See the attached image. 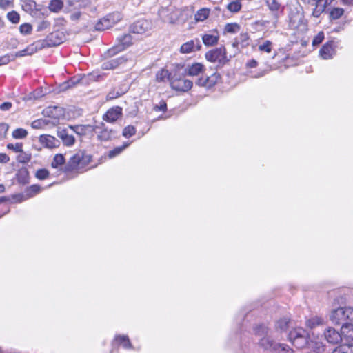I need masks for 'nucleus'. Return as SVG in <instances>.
I'll return each mask as SVG.
<instances>
[{"label": "nucleus", "mask_w": 353, "mask_h": 353, "mask_svg": "<svg viewBox=\"0 0 353 353\" xmlns=\"http://www.w3.org/2000/svg\"><path fill=\"white\" fill-rule=\"evenodd\" d=\"M91 159V155L79 150L70 158L66 165V170H82L90 163Z\"/></svg>", "instance_id": "nucleus-1"}, {"label": "nucleus", "mask_w": 353, "mask_h": 353, "mask_svg": "<svg viewBox=\"0 0 353 353\" xmlns=\"http://www.w3.org/2000/svg\"><path fill=\"white\" fill-rule=\"evenodd\" d=\"M330 320L335 325H344L347 320L353 321V307H339L333 309L330 314Z\"/></svg>", "instance_id": "nucleus-2"}, {"label": "nucleus", "mask_w": 353, "mask_h": 353, "mask_svg": "<svg viewBox=\"0 0 353 353\" xmlns=\"http://www.w3.org/2000/svg\"><path fill=\"white\" fill-rule=\"evenodd\" d=\"M289 341L297 348H304L308 343L309 334L303 327H296L290 330Z\"/></svg>", "instance_id": "nucleus-3"}, {"label": "nucleus", "mask_w": 353, "mask_h": 353, "mask_svg": "<svg viewBox=\"0 0 353 353\" xmlns=\"http://www.w3.org/2000/svg\"><path fill=\"white\" fill-rule=\"evenodd\" d=\"M171 88L179 92H188L192 87V81L181 77L179 74L175 72L170 78Z\"/></svg>", "instance_id": "nucleus-4"}, {"label": "nucleus", "mask_w": 353, "mask_h": 353, "mask_svg": "<svg viewBox=\"0 0 353 353\" xmlns=\"http://www.w3.org/2000/svg\"><path fill=\"white\" fill-rule=\"evenodd\" d=\"M205 58L210 62H217L220 65H223L228 61L225 49L222 47L207 52Z\"/></svg>", "instance_id": "nucleus-5"}, {"label": "nucleus", "mask_w": 353, "mask_h": 353, "mask_svg": "<svg viewBox=\"0 0 353 353\" xmlns=\"http://www.w3.org/2000/svg\"><path fill=\"white\" fill-rule=\"evenodd\" d=\"M132 38L129 34L123 35L118 38V44L108 50V56H114L117 53L123 51L126 48L132 45Z\"/></svg>", "instance_id": "nucleus-6"}, {"label": "nucleus", "mask_w": 353, "mask_h": 353, "mask_svg": "<svg viewBox=\"0 0 353 353\" xmlns=\"http://www.w3.org/2000/svg\"><path fill=\"white\" fill-rule=\"evenodd\" d=\"M93 132L97 134L98 139L102 141H107L112 139L115 132L107 128L103 122L94 125Z\"/></svg>", "instance_id": "nucleus-7"}, {"label": "nucleus", "mask_w": 353, "mask_h": 353, "mask_svg": "<svg viewBox=\"0 0 353 353\" xmlns=\"http://www.w3.org/2000/svg\"><path fill=\"white\" fill-rule=\"evenodd\" d=\"M64 35L63 32H55L51 33L46 39L39 41L41 43L40 47H52L61 44L63 41Z\"/></svg>", "instance_id": "nucleus-8"}, {"label": "nucleus", "mask_w": 353, "mask_h": 353, "mask_svg": "<svg viewBox=\"0 0 353 353\" xmlns=\"http://www.w3.org/2000/svg\"><path fill=\"white\" fill-rule=\"evenodd\" d=\"M161 19L170 23H174L179 19V11L174 8H162L159 11Z\"/></svg>", "instance_id": "nucleus-9"}, {"label": "nucleus", "mask_w": 353, "mask_h": 353, "mask_svg": "<svg viewBox=\"0 0 353 353\" xmlns=\"http://www.w3.org/2000/svg\"><path fill=\"white\" fill-rule=\"evenodd\" d=\"M123 111L122 108L119 106H115L110 108L103 115V120L109 122L114 123L122 117Z\"/></svg>", "instance_id": "nucleus-10"}, {"label": "nucleus", "mask_w": 353, "mask_h": 353, "mask_svg": "<svg viewBox=\"0 0 353 353\" xmlns=\"http://www.w3.org/2000/svg\"><path fill=\"white\" fill-rule=\"evenodd\" d=\"M201 44L199 39H194L183 43L180 48V52L183 54H188L196 50H199Z\"/></svg>", "instance_id": "nucleus-11"}, {"label": "nucleus", "mask_w": 353, "mask_h": 353, "mask_svg": "<svg viewBox=\"0 0 353 353\" xmlns=\"http://www.w3.org/2000/svg\"><path fill=\"white\" fill-rule=\"evenodd\" d=\"M324 337L329 343L336 344L341 341V332L329 327L324 331Z\"/></svg>", "instance_id": "nucleus-12"}, {"label": "nucleus", "mask_w": 353, "mask_h": 353, "mask_svg": "<svg viewBox=\"0 0 353 353\" xmlns=\"http://www.w3.org/2000/svg\"><path fill=\"white\" fill-rule=\"evenodd\" d=\"M335 54V45L333 41L325 43L319 51V54L323 59H331Z\"/></svg>", "instance_id": "nucleus-13"}, {"label": "nucleus", "mask_w": 353, "mask_h": 353, "mask_svg": "<svg viewBox=\"0 0 353 353\" xmlns=\"http://www.w3.org/2000/svg\"><path fill=\"white\" fill-rule=\"evenodd\" d=\"M39 141L45 148L50 149L57 148L60 144L58 139L48 134L41 135L39 137Z\"/></svg>", "instance_id": "nucleus-14"}, {"label": "nucleus", "mask_w": 353, "mask_h": 353, "mask_svg": "<svg viewBox=\"0 0 353 353\" xmlns=\"http://www.w3.org/2000/svg\"><path fill=\"white\" fill-rule=\"evenodd\" d=\"M40 45H41V43H40L39 41H38L36 43L28 46L26 48H25V49H23L22 50H20L19 52H15L14 54V57H15V59L17 57H24V56H28V55L33 54L39 49L43 48L42 47H40Z\"/></svg>", "instance_id": "nucleus-15"}, {"label": "nucleus", "mask_w": 353, "mask_h": 353, "mask_svg": "<svg viewBox=\"0 0 353 353\" xmlns=\"http://www.w3.org/2000/svg\"><path fill=\"white\" fill-rule=\"evenodd\" d=\"M260 330H261V332L263 333H265L266 334L265 336L263 337L260 340V341H259L260 345L265 350L272 349L274 350V346H275L276 345H278L279 343H274L273 341L270 339V337L267 336L268 330L265 327L260 326L259 327V330L257 331V333L259 334Z\"/></svg>", "instance_id": "nucleus-16"}, {"label": "nucleus", "mask_w": 353, "mask_h": 353, "mask_svg": "<svg viewBox=\"0 0 353 353\" xmlns=\"http://www.w3.org/2000/svg\"><path fill=\"white\" fill-rule=\"evenodd\" d=\"M150 28V24L148 21L139 20L131 26V31L135 34H143Z\"/></svg>", "instance_id": "nucleus-17"}, {"label": "nucleus", "mask_w": 353, "mask_h": 353, "mask_svg": "<svg viewBox=\"0 0 353 353\" xmlns=\"http://www.w3.org/2000/svg\"><path fill=\"white\" fill-rule=\"evenodd\" d=\"M219 39V34L217 32L214 31L206 33L202 36L203 43L207 46H212L216 45Z\"/></svg>", "instance_id": "nucleus-18"}, {"label": "nucleus", "mask_w": 353, "mask_h": 353, "mask_svg": "<svg viewBox=\"0 0 353 353\" xmlns=\"http://www.w3.org/2000/svg\"><path fill=\"white\" fill-rule=\"evenodd\" d=\"M57 136L62 140L63 143L66 146L74 145L75 139L73 135L69 134L66 129H62L57 132Z\"/></svg>", "instance_id": "nucleus-19"}, {"label": "nucleus", "mask_w": 353, "mask_h": 353, "mask_svg": "<svg viewBox=\"0 0 353 353\" xmlns=\"http://www.w3.org/2000/svg\"><path fill=\"white\" fill-rule=\"evenodd\" d=\"M250 37L247 32H241L239 37L234 39L232 46L234 48L247 47L249 45Z\"/></svg>", "instance_id": "nucleus-20"}, {"label": "nucleus", "mask_w": 353, "mask_h": 353, "mask_svg": "<svg viewBox=\"0 0 353 353\" xmlns=\"http://www.w3.org/2000/svg\"><path fill=\"white\" fill-rule=\"evenodd\" d=\"M113 346L121 345L125 349L132 348V344L130 341V339L126 335H118L114 337V341H112Z\"/></svg>", "instance_id": "nucleus-21"}, {"label": "nucleus", "mask_w": 353, "mask_h": 353, "mask_svg": "<svg viewBox=\"0 0 353 353\" xmlns=\"http://www.w3.org/2000/svg\"><path fill=\"white\" fill-rule=\"evenodd\" d=\"M204 65L200 63H195L189 65L185 70L187 74L190 76H197L204 71Z\"/></svg>", "instance_id": "nucleus-22"}, {"label": "nucleus", "mask_w": 353, "mask_h": 353, "mask_svg": "<svg viewBox=\"0 0 353 353\" xmlns=\"http://www.w3.org/2000/svg\"><path fill=\"white\" fill-rule=\"evenodd\" d=\"M341 339L343 337L347 341H353V324L345 323L341 327Z\"/></svg>", "instance_id": "nucleus-23"}, {"label": "nucleus", "mask_w": 353, "mask_h": 353, "mask_svg": "<svg viewBox=\"0 0 353 353\" xmlns=\"http://www.w3.org/2000/svg\"><path fill=\"white\" fill-rule=\"evenodd\" d=\"M305 347L316 353H321L325 350L324 345L321 341L312 339H308V343Z\"/></svg>", "instance_id": "nucleus-24"}, {"label": "nucleus", "mask_w": 353, "mask_h": 353, "mask_svg": "<svg viewBox=\"0 0 353 353\" xmlns=\"http://www.w3.org/2000/svg\"><path fill=\"white\" fill-rule=\"evenodd\" d=\"M70 128L76 134L79 135H85L88 132L93 131L94 125H79L74 126H70Z\"/></svg>", "instance_id": "nucleus-25"}, {"label": "nucleus", "mask_w": 353, "mask_h": 353, "mask_svg": "<svg viewBox=\"0 0 353 353\" xmlns=\"http://www.w3.org/2000/svg\"><path fill=\"white\" fill-rule=\"evenodd\" d=\"M125 61L122 57L111 59L102 64V68L104 70H112L116 68L119 65Z\"/></svg>", "instance_id": "nucleus-26"}, {"label": "nucleus", "mask_w": 353, "mask_h": 353, "mask_svg": "<svg viewBox=\"0 0 353 353\" xmlns=\"http://www.w3.org/2000/svg\"><path fill=\"white\" fill-rule=\"evenodd\" d=\"M324 323V320L322 317L319 316H312L305 321V325L309 328H314L319 325H323Z\"/></svg>", "instance_id": "nucleus-27"}, {"label": "nucleus", "mask_w": 353, "mask_h": 353, "mask_svg": "<svg viewBox=\"0 0 353 353\" xmlns=\"http://www.w3.org/2000/svg\"><path fill=\"white\" fill-rule=\"evenodd\" d=\"M345 10L342 8L334 7L330 8L329 17L331 20H336L344 15Z\"/></svg>", "instance_id": "nucleus-28"}, {"label": "nucleus", "mask_w": 353, "mask_h": 353, "mask_svg": "<svg viewBox=\"0 0 353 353\" xmlns=\"http://www.w3.org/2000/svg\"><path fill=\"white\" fill-rule=\"evenodd\" d=\"M62 108L57 106L49 108L46 110V113H50L52 114V117L54 119V121H53L54 124L59 122V117L62 114Z\"/></svg>", "instance_id": "nucleus-29"}, {"label": "nucleus", "mask_w": 353, "mask_h": 353, "mask_svg": "<svg viewBox=\"0 0 353 353\" xmlns=\"http://www.w3.org/2000/svg\"><path fill=\"white\" fill-rule=\"evenodd\" d=\"M63 7L62 0H51L48 5V9L52 12H59Z\"/></svg>", "instance_id": "nucleus-30"}, {"label": "nucleus", "mask_w": 353, "mask_h": 353, "mask_svg": "<svg viewBox=\"0 0 353 353\" xmlns=\"http://www.w3.org/2000/svg\"><path fill=\"white\" fill-rule=\"evenodd\" d=\"M210 12V10L209 8H201L194 14V19L196 21H203L208 17Z\"/></svg>", "instance_id": "nucleus-31"}, {"label": "nucleus", "mask_w": 353, "mask_h": 353, "mask_svg": "<svg viewBox=\"0 0 353 353\" xmlns=\"http://www.w3.org/2000/svg\"><path fill=\"white\" fill-rule=\"evenodd\" d=\"M240 28V26L236 23H227L224 27V33L235 34Z\"/></svg>", "instance_id": "nucleus-32"}, {"label": "nucleus", "mask_w": 353, "mask_h": 353, "mask_svg": "<svg viewBox=\"0 0 353 353\" xmlns=\"http://www.w3.org/2000/svg\"><path fill=\"white\" fill-rule=\"evenodd\" d=\"M65 163L64 157L61 154H56L51 163V166L54 168H58Z\"/></svg>", "instance_id": "nucleus-33"}, {"label": "nucleus", "mask_w": 353, "mask_h": 353, "mask_svg": "<svg viewBox=\"0 0 353 353\" xmlns=\"http://www.w3.org/2000/svg\"><path fill=\"white\" fill-rule=\"evenodd\" d=\"M332 353H353V345H342L335 348Z\"/></svg>", "instance_id": "nucleus-34"}, {"label": "nucleus", "mask_w": 353, "mask_h": 353, "mask_svg": "<svg viewBox=\"0 0 353 353\" xmlns=\"http://www.w3.org/2000/svg\"><path fill=\"white\" fill-rule=\"evenodd\" d=\"M173 74L169 73L167 70H161L159 71L156 74V78L158 81H164L165 79H168L170 81V78Z\"/></svg>", "instance_id": "nucleus-35"}, {"label": "nucleus", "mask_w": 353, "mask_h": 353, "mask_svg": "<svg viewBox=\"0 0 353 353\" xmlns=\"http://www.w3.org/2000/svg\"><path fill=\"white\" fill-rule=\"evenodd\" d=\"M30 159L31 154L28 152H24L23 150L22 152H20L17 157V161L22 163H26L29 162Z\"/></svg>", "instance_id": "nucleus-36"}, {"label": "nucleus", "mask_w": 353, "mask_h": 353, "mask_svg": "<svg viewBox=\"0 0 353 353\" xmlns=\"http://www.w3.org/2000/svg\"><path fill=\"white\" fill-rule=\"evenodd\" d=\"M220 79V75L218 73H214L210 77H207V82L208 84L206 85L207 88H210L213 87L215 84L217 83Z\"/></svg>", "instance_id": "nucleus-37"}, {"label": "nucleus", "mask_w": 353, "mask_h": 353, "mask_svg": "<svg viewBox=\"0 0 353 353\" xmlns=\"http://www.w3.org/2000/svg\"><path fill=\"white\" fill-rule=\"evenodd\" d=\"M12 135L13 138L17 139H24L27 137L28 132L23 128H17L12 132Z\"/></svg>", "instance_id": "nucleus-38"}, {"label": "nucleus", "mask_w": 353, "mask_h": 353, "mask_svg": "<svg viewBox=\"0 0 353 353\" xmlns=\"http://www.w3.org/2000/svg\"><path fill=\"white\" fill-rule=\"evenodd\" d=\"M276 353H292L293 350L285 344H278L274 346Z\"/></svg>", "instance_id": "nucleus-39"}, {"label": "nucleus", "mask_w": 353, "mask_h": 353, "mask_svg": "<svg viewBox=\"0 0 353 353\" xmlns=\"http://www.w3.org/2000/svg\"><path fill=\"white\" fill-rule=\"evenodd\" d=\"M272 49V43L266 40L263 43L259 45V50L261 52H265L267 53L271 52Z\"/></svg>", "instance_id": "nucleus-40"}, {"label": "nucleus", "mask_w": 353, "mask_h": 353, "mask_svg": "<svg viewBox=\"0 0 353 353\" xmlns=\"http://www.w3.org/2000/svg\"><path fill=\"white\" fill-rule=\"evenodd\" d=\"M241 6H242L240 1L235 0L228 3L227 6V8L231 12H237L241 10Z\"/></svg>", "instance_id": "nucleus-41"}, {"label": "nucleus", "mask_w": 353, "mask_h": 353, "mask_svg": "<svg viewBox=\"0 0 353 353\" xmlns=\"http://www.w3.org/2000/svg\"><path fill=\"white\" fill-rule=\"evenodd\" d=\"M290 321L288 319L283 318L281 319L276 322V328L279 330L280 331H285L288 327V324Z\"/></svg>", "instance_id": "nucleus-42"}, {"label": "nucleus", "mask_w": 353, "mask_h": 353, "mask_svg": "<svg viewBox=\"0 0 353 353\" xmlns=\"http://www.w3.org/2000/svg\"><path fill=\"white\" fill-rule=\"evenodd\" d=\"M129 143H124L122 146L117 147L112 150H110L108 153L110 158H113L119 154L124 149L128 147Z\"/></svg>", "instance_id": "nucleus-43"}, {"label": "nucleus", "mask_w": 353, "mask_h": 353, "mask_svg": "<svg viewBox=\"0 0 353 353\" xmlns=\"http://www.w3.org/2000/svg\"><path fill=\"white\" fill-rule=\"evenodd\" d=\"M136 133V128L133 125H128L123 130V136L128 138Z\"/></svg>", "instance_id": "nucleus-44"}, {"label": "nucleus", "mask_w": 353, "mask_h": 353, "mask_svg": "<svg viewBox=\"0 0 353 353\" xmlns=\"http://www.w3.org/2000/svg\"><path fill=\"white\" fill-rule=\"evenodd\" d=\"M7 148L8 150H11L16 153H19L22 152L23 150V144L21 143H8L7 145Z\"/></svg>", "instance_id": "nucleus-45"}, {"label": "nucleus", "mask_w": 353, "mask_h": 353, "mask_svg": "<svg viewBox=\"0 0 353 353\" xmlns=\"http://www.w3.org/2000/svg\"><path fill=\"white\" fill-rule=\"evenodd\" d=\"M7 17L9 21H10L13 23H17L19 21L20 16L19 14L15 12L12 11L8 13Z\"/></svg>", "instance_id": "nucleus-46"}, {"label": "nucleus", "mask_w": 353, "mask_h": 353, "mask_svg": "<svg viewBox=\"0 0 353 353\" xmlns=\"http://www.w3.org/2000/svg\"><path fill=\"white\" fill-rule=\"evenodd\" d=\"M269 9L272 12H276L279 8V4L276 0H265Z\"/></svg>", "instance_id": "nucleus-47"}, {"label": "nucleus", "mask_w": 353, "mask_h": 353, "mask_svg": "<svg viewBox=\"0 0 353 353\" xmlns=\"http://www.w3.org/2000/svg\"><path fill=\"white\" fill-rule=\"evenodd\" d=\"M80 80L77 77H73L70 80L67 82H65L63 84L62 90L68 89L74 86L76 84L79 83Z\"/></svg>", "instance_id": "nucleus-48"}, {"label": "nucleus", "mask_w": 353, "mask_h": 353, "mask_svg": "<svg viewBox=\"0 0 353 353\" xmlns=\"http://www.w3.org/2000/svg\"><path fill=\"white\" fill-rule=\"evenodd\" d=\"M36 177L40 180H43L49 176V172L46 169H39L37 171Z\"/></svg>", "instance_id": "nucleus-49"}, {"label": "nucleus", "mask_w": 353, "mask_h": 353, "mask_svg": "<svg viewBox=\"0 0 353 353\" xmlns=\"http://www.w3.org/2000/svg\"><path fill=\"white\" fill-rule=\"evenodd\" d=\"M32 26L29 23L21 24L19 27V31L23 34H29L32 32Z\"/></svg>", "instance_id": "nucleus-50"}, {"label": "nucleus", "mask_w": 353, "mask_h": 353, "mask_svg": "<svg viewBox=\"0 0 353 353\" xmlns=\"http://www.w3.org/2000/svg\"><path fill=\"white\" fill-rule=\"evenodd\" d=\"M15 59V57L14 54H6L0 57V62L1 65H5L8 63L10 61H14Z\"/></svg>", "instance_id": "nucleus-51"}, {"label": "nucleus", "mask_w": 353, "mask_h": 353, "mask_svg": "<svg viewBox=\"0 0 353 353\" xmlns=\"http://www.w3.org/2000/svg\"><path fill=\"white\" fill-rule=\"evenodd\" d=\"M316 1V3L317 4V6L321 7V9H323L324 10L325 8L330 6L334 0H314Z\"/></svg>", "instance_id": "nucleus-52"}, {"label": "nucleus", "mask_w": 353, "mask_h": 353, "mask_svg": "<svg viewBox=\"0 0 353 353\" xmlns=\"http://www.w3.org/2000/svg\"><path fill=\"white\" fill-rule=\"evenodd\" d=\"M104 23H108V21L106 19L104 20H100L97 24L95 25V29L97 30L102 31L105 29L108 28V25H104Z\"/></svg>", "instance_id": "nucleus-53"}, {"label": "nucleus", "mask_w": 353, "mask_h": 353, "mask_svg": "<svg viewBox=\"0 0 353 353\" xmlns=\"http://www.w3.org/2000/svg\"><path fill=\"white\" fill-rule=\"evenodd\" d=\"M167 110V105L164 101H161L159 104H157L154 106L153 110L156 112L161 111L165 112Z\"/></svg>", "instance_id": "nucleus-54"}, {"label": "nucleus", "mask_w": 353, "mask_h": 353, "mask_svg": "<svg viewBox=\"0 0 353 353\" xmlns=\"http://www.w3.org/2000/svg\"><path fill=\"white\" fill-rule=\"evenodd\" d=\"M9 126L8 124L1 123H0V139H3L8 130Z\"/></svg>", "instance_id": "nucleus-55"}, {"label": "nucleus", "mask_w": 353, "mask_h": 353, "mask_svg": "<svg viewBox=\"0 0 353 353\" xmlns=\"http://www.w3.org/2000/svg\"><path fill=\"white\" fill-rule=\"evenodd\" d=\"M40 191V187L37 185H33L29 188V189L27 190L28 194L30 196H33Z\"/></svg>", "instance_id": "nucleus-56"}, {"label": "nucleus", "mask_w": 353, "mask_h": 353, "mask_svg": "<svg viewBox=\"0 0 353 353\" xmlns=\"http://www.w3.org/2000/svg\"><path fill=\"white\" fill-rule=\"evenodd\" d=\"M323 39H324V34L323 32H320L314 38V39L312 41V44L314 46L319 45L323 41Z\"/></svg>", "instance_id": "nucleus-57"}, {"label": "nucleus", "mask_w": 353, "mask_h": 353, "mask_svg": "<svg viewBox=\"0 0 353 353\" xmlns=\"http://www.w3.org/2000/svg\"><path fill=\"white\" fill-rule=\"evenodd\" d=\"M48 123L45 120H36L32 123V127L33 128H41Z\"/></svg>", "instance_id": "nucleus-58"}, {"label": "nucleus", "mask_w": 353, "mask_h": 353, "mask_svg": "<svg viewBox=\"0 0 353 353\" xmlns=\"http://www.w3.org/2000/svg\"><path fill=\"white\" fill-rule=\"evenodd\" d=\"M121 94L122 93L118 91L115 92L114 90H112L108 94L107 99L110 100L114 99L119 97Z\"/></svg>", "instance_id": "nucleus-59"}, {"label": "nucleus", "mask_w": 353, "mask_h": 353, "mask_svg": "<svg viewBox=\"0 0 353 353\" xmlns=\"http://www.w3.org/2000/svg\"><path fill=\"white\" fill-rule=\"evenodd\" d=\"M206 79H207V77L199 78L196 82V84L198 85L199 86L206 88V85L208 84Z\"/></svg>", "instance_id": "nucleus-60"}, {"label": "nucleus", "mask_w": 353, "mask_h": 353, "mask_svg": "<svg viewBox=\"0 0 353 353\" xmlns=\"http://www.w3.org/2000/svg\"><path fill=\"white\" fill-rule=\"evenodd\" d=\"M12 108L10 102H4L0 105V110L2 111L9 110Z\"/></svg>", "instance_id": "nucleus-61"}, {"label": "nucleus", "mask_w": 353, "mask_h": 353, "mask_svg": "<svg viewBox=\"0 0 353 353\" xmlns=\"http://www.w3.org/2000/svg\"><path fill=\"white\" fill-rule=\"evenodd\" d=\"M323 11L324 10L321 9V7L317 6L316 3V8L313 10L312 15L315 17H319Z\"/></svg>", "instance_id": "nucleus-62"}, {"label": "nucleus", "mask_w": 353, "mask_h": 353, "mask_svg": "<svg viewBox=\"0 0 353 353\" xmlns=\"http://www.w3.org/2000/svg\"><path fill=\"white\" fill-rule=\"evenodd\" d=\"M49 26V23L46 21H41L37 26V31H41Z\"/></svg>", "instance_id": "nucleus-63"}, {"label": "nucleus", "mask_w": 353, "mask_h": 353, "mask_svg": "<svg viewBox=\"0 0 353 353\" xmlns=\"http://www.w3.org/2000/svg\"><path fill=\"white\" fill-rule=\"evenodd\" d=\"M9 160L10 158L7 154L4 153H0V163H6L9 161Z\"/></svg>", "instance_id": "nucleus-64"}]
</instances>
